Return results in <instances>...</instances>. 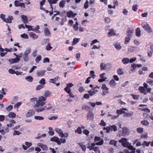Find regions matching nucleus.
Masks as SVG:
<instances>
[{"label": "nucleus", "instance_id": "1", "mask_svg": "<svg viewBox=\"0 0 153 153\" xmlns=\"http://www.w3.org/2000/svg\"><path fill=\"white\" fill-rule=\"evenodd\" d=\"M31 49L30 48H27L23 55V59L25 62H27L29 61V58L28 55L30 53Z\"/></svg>", "mask_w": 153, "mask_h": 153}, {"label": "nucleus", "instance_id": "2", "mask_svg": "<svg viewBox=\"0 0 153 153\" xmlns=\"http://www.w3.org/2000/svg\"><path fill=\"white\" fill-rule=\"evenodd\" d=\"M117 128L115 125H113L106 127H104L103 129L104 130H105L106 133H108L113 131H116L117 130Z\"/></svg>", "mask_w": 153, "mask_h": 153}, {"label": "nucleus", "instance_id": "3", "mask_svg": "<svg viewBox=\"0 0 153 153\" xmlns=\"http://www.w3.org/2000/svg\"><path fill=\"white\" fill-rule=\"evenodd\" d=\"M52 106H50V104H48L44 106V107H40L38 109H36L35 111L37 113L42 112L44 111V110H48L52 108Z\"/></svg>", "mask_w": 153, "mask_h": 153}, {"label": "nucleus", "instance_id": "4", "mask_svg": "<svg viewBox=\"0 0 153 153\" xmlns=\"http://www.w3.org/2000/svg\"><path fill=\"white\" fill-rule=\"evenodd\" d=\"M50 140L51 141H54L57 143L59 145H60L62 143H64L66 142L65 139L62 138L60 140L59 138L56 137L51 138Z\"/></svg>", "mask_w": 153, "mask_h": 153}, {"label": "nucleus", "instance_id": "5", "mask_svg": "<svg viewBox=\"0 0 153 153\" xmlns=\"http://www.w3.org/2000/svg\"><path fill=\"white\" fill-rule=\"evenodd\" d=\"M141 25L143 29L149 33H151L152 32V28L147 23L145 24L143 23L141 24Z\"/></svg>", "mask_w": 153, "mask_h": 153}, {"label": "nucleus", "instance_id": "6", "mask_svg": "<svg viewBox=\"0 0 153 153\" xmlns=\"http://www.w3.org/2000/svg\"><path fill=\"white\" fill-rule=\"evenodd\" d=\"M119 143H121L122 145L125 147H127L130 145L129 142L127 141V140L125 138H123L121 140H119Z\"/></svg>", "mask_w": 153, "mask_h": 153}, {"label": "nucleus", "instance_id": "7", "mask_svg": "<svg viewBox=\"0 0 153 153\" xmlns=\"http://www.w3.org/2000/svg\"><path fill=\"white\" fill-rule=\"evenodd\" d=\"M45 104V102H44L37 100L36 101V103L34 105L33 107L35 108V110L36 109H38V108H37L39 106L42 107V106H44Z\"/></svg>", "mask_w": 153, "mask_h": 153}, {"label": "nucleus", "instance_id": "8", "mask_svg": "<svg viewBox=\"0 0 153 153\" xmlns=\"http://www.w3.org/2000/svg\"><path fill=\"white\" fill-rule=\"evenodd\" d=\"M35 111L33 110L30 109L26 113L25 116L26 117H29L35 114Z\"/></svg>", "mask_w": 153, "mask_h": 153}, {"label": "nucleus", "instance_id": "9", "mask_svg": "<svg viewBox=\"0 0 153 153\" xmlns=\"http://www.w3.org/2000/svg\"><path fill=\"white\" fill-rule=\"evenodd\" d=\"M46 71L44 70H41L37 71L36 74L38 77H42L44 76L45 74Z\"/></svg>", "mask_w": 153, "mask_h": 153}, {"label": "nucleus", "instance_id": "10", "mask_svg": "<svg viewBox=\"0 0 153 153\" xmlns=\"http://www.w3.org/2000/svg\"><path fill=\"white\" fill-rule=\"evenodd\" d=\"M55 131L56 132L58 133L59 135L60 136L62 137H64L65 134H64L62 131V130L59 128H56Z\"/></svg>", "mask_w": 153, "mask_h": 153}, {"label": "nucleus", "instance_id": "11", "mask_svg": "<svg viewBox=\"0 0 153 153\" xmlns=\"http://www.w3.org/2000/svg\"><path fill=\"white\" fill-rule=\"evenodd\" d=\"M105 75V74L103 73V74H101L100 75V79L98 80V81L99 82H102L105 81V80L107 79V78L104 76V75Z\"/></svg>", "mask_w": 153, "mask_h": 153}, {"label": "nucleus", "instance_id": "12", "mask_svg": "<svg viewBox=\"0 0 153 153\" xmlns=\"http://www.w3.org/2000/svg\"><path fill=\"white\" fill-rule=\"evenodd\" d=\"M146 89L145 88L143 87L140 86L139 87L138 90L140 92L143 94L144 95H146L147 93L146 91Z\"/></svg>", "mask_w": 153, "mask_h": 153}, {"label": "nucleus", "instance_id": "13", "mask_svg": "<svg viewBox=\"0 0 153 153\" xmlns=\"http://www.w3.org/2000/svg\"><path fill=\"white\" fill-rule=\"evenodd\" d=\"M22 20L24 23L26 24L28 23V19L27 16L25 15H22L21 16Z\"/></svg>", "mask_w": 153, "mask_h": 153}, {"label": "nucleus", "instance_id": "14", "mask_svg": "<svg viewBox=\"0 0 153 153\" xmlns=\"http://www.w3.org/2000/svg\"><path fill=\"white\" fill-rule=\"evenodd\" d=\"M129 132V130L126 128H123L122 134L123 136H125L128 135Z\"/></svg>", "mask_w": 153, "mask_h": 153}, {"label": "nucleus", "instance_id": "15", "mask_svg": "<svg viewBox=\"0 0 153 153\" xmlns=\"http://www.w3.org/2000/svg\"><path fill=\"white\" fill-rule=\"evenodd\" d=\"M66 14H67V13H66V12H65L64 13H61V16H64L65 17V18L64 19L63 18L62 19V21L60 23V25H63L64 22H66Z\"/></svg>", "mask_w": 153, "mask_h": 153}, {"label": "nucleus", "instance_id": "16", "mask_svg": "<svg viewBox=\"0 0 153 153\" xmlns=\"http://www.w3.org/2000/svg\"><path fill=\"white\" fill-rule=\"evenodd\" d=\"M16 117V114L15 113L12 112H10L9 113L8 115L6 116V117H8L9 118L13 119L15 118ZM6 120H7V118H6Z\"/></svg>", "mask_w": 153, "mask_h": 153}, {"label": "nucleus", "instance_id": "17", "mask_svg": "<svg viewBox=\"0 0 153 153\" xmlns=\"http://www.w3.org/2000/svg\"><path fill=\"white\" fill-rule=\"evenodd\" d=\"M133 32V30L132 28H128L126 32V35L127 36L132 37V33Z\"/></svg>", "mask_w": 153, "mask_h": 153}, {"label": "nucleus", "instance_id": "18", "mask_svg": "<svg viewBox=\"0 0 153 153\" xmlns=\"http://www.w3.org/2000/svg\"><path fill=\"white\" fill-rule=\"evenodd\" d=\"M13 20V17L12 16H9L7 18L5 19L4 22L6 23H11L12 21Z\"/></svg>", "mask_w": 153, "mask_h": 153}, {"label": "nucleus", "instance_id": "19", "mask_svg": "<svg viewBox=\"0 0 153 153\" xmlns=\"http://www.w3.org/2000/svg\"><path fill=\"white\" fill-rule=\"evenodd\" d=\"M114 46L116 49L117 50H120L122 48L120 44L118 42H116L114 43Z\"/></svg>", "mask_w": 153, "mask_h": 153}, {"label": "nucleus", "instance_id": "20", "mask_svg": "<svg viewBox=\"0 0 153 153\" xmlns=\"http://www.w3.org/2000/svg\"><path fill=\"white\" fill-rule=\"evenodd\" d=\"M76 15V14L74 13L73 12L71 11H68V17L73 18Z\"/></svg>", "mask_w": 153, "mask_h": 153}, {"label": "nucleus", "instance_id": "21", "mask_svg": "<svg viewBox=\"0 0 153 153\" xmlns=\"http://www.w3.org/2000/svg\"><path fill=\"white\" fill-rule=\"evenodd\" d=\"M29 36L30 37L32 38L33 39H36L38 38V36L33 32H31L30 33Z\"/></svg>", "mask_w": 153, "mask_h": 153}, {"label": "nucleus", "instance_id": "22", "mask_svg": "<svg viewBox=\"0 0 153 153\" xmlns=\"http://www.w3.org/2000/svg\"><path fill=\"white\" fill-rule=\"evenodd\" d=\"M44 33L46 37L50 36L51 35L50 32L47 28L44 29Z\"/></svg>", "mask_w": 153, "mask_h": 153}, {"label": "nucleus", "instance_id": "23", "mask_svg": "<svg viewBox=\"0 0 153 153\" xmlns=\"http://www.w3.org/2000/svg\"><path fill=\"white\" fill-rule=\"evenodd\" d=\"M97 91H98L97 90L94 89L93 88L91 90L89 91L88 92L89 95L91 96H92L93 95L96 94Z\"/></svg>", "mask_w": 153, "mask_h": 153}, {"label": "nucleus", "instance_id": "24", "mask_svg": "<svg viewBox=\"0 0 153 153\" xmlns=\"http://www.w3.org/2000/svg\"><path fill=\"white\" fill-rule=\"evenodd\" d=\"M94 117V114L91 112L87 116V118L91 120H93Z\"/></svg>", "mask_w": 153, "mask_h": 153}, {"label": "nucleus", "instance_id": "25", "mask_svg": "<svg viewBox=\"0 0 153 153\" xmlns=\"http://www.w3.org/2000/svg\"><path fill=\"white\" fill-rule=\"evenodd\" d=\"M135 34L138 37L141 36V30L139 28L137 27L135 30Z\"/></svg>", "mask_w": 153, "mask_h": 153}, {"label": "nucleus", "instance_id": "26", "mask_svg": "<svg viewBox=\"0 0 153 153\" xmlns=\"http://www.w3.org/2000/svg\"><path fill=\"white\" fill-rule=\"evenodd\" d=\"M80 40L79 38H75L73 39V41L72 44V45H74L78 43Z\"/></svg>", "mask_w": 153, "mask_h": 153}, {"label": "nucleus", "instance_id": "27", "mask_svg": "<svg viewBox=\"0 0 153 153\" xmlns=\"http://www.w3.org/2000/svg\"><path fill=\"white\" fill-rule=\"evenodd\" d=\"M109 83L111 86L112 87H115L117 84V83L113 79L111 80Z\"/></svg>", "mask_w": 153, "mask_h": 153}, {"label": "nucleus", "instance_id": "28", "mask_svg": "<svg viewBox=\"0 0 153 153\" xmlns=\"http://www.w3.org/2000/svg\"><path fill=\"white\" fill-rule=\"evenodd\" d=\"M79 145L81 147L82 151H85L86 149V146L83 144V143H79Z\"/></svg>", "mask_w": 153, "mask_h": 153}, {"label": "nucleus", "instance_id": "29", "mask_svg": "<svg viewBox=\"0 0 153 153\" xmlns=\"http://www.w3.org/2000/svg\"><path fill=\"white\" fill-rule=\"evenodd\" d=\"M130 150L127 151L126 153H135V149L132 146H131L130 147Z\"/></svg>", "mask_w": 153, "mask_h": 153}, {"label": "nucleus", "instance_id": "30", "mask_svg": "<svg viewBox=\"0 0 153 153\" xmlns=\"http://www.w3.org/2000/svg\"><path fill=\"white\" fill-rule=\"evenodd\" d=\"M60 78L59 76H57L54 79H50L49 82L51 83H54L55 82L57 81Z\"/></svg>", "mask_w": 153, "mask_h": 153}, {"label": "nucleus", "instance_id": "31", "mask_svg": "<svg viewBox=\"0 0 153 153\" xmlns=\"http://www.w3.org/2000/svg\"><path fill=\"white\" fill-rule=\"evenodd\" d=\"M125 114L124 115V116H125L127 117H130L132 116L134 114V113L132 111H131L128 113H125Z\"/></svg>", "mask_w": 153, "mask_h": 153}, {"label": "nucleus", "instance_id": "32", "mask_svg": "<svg viewBox=\"0 0 153 153\" xmlns=\"http://www.w3.org/2000/svg\"><path fill=\"white\" fill-rule=\"evenodd\" d=\"M9 131V129L8 128H6L5 129H2L0 130V132L2 134H4L6 133Z\"/></svg>", "mask_w": 153, "mask_h": 153}, {"label": "nucleus", "instance_id": "33", "mask_svg": "<svg viewBox=\"0 0 153 153\" xmlns=\"http://www.w3.org/2000/svg\"><path fill=\"white\" fill-rule=\"evenodd\" d=\"M129 60L127 58H123L122 59V62L124 64H127L129 63Z\"/></svg>", "mask_w": 153, "mask_h": 153}, {"label": "nucleus", "instance_id": "34", "mask_svg": "<svg viewBox=\"0 0 153 153\" xmlns=\"http://www.w3.org/2000/svg\"><path fill=\"white\" fill-rule=\"evenodd\" d=\"M25 79L27 81L32 82L33 80V78L31 76H28L25 78Z\"/></svg>", "mask_w": 153, "mask_h": 153}, {"label": "nucleus", "instance_id": "35", "mask_svg": "<svg viewBox=\"0 0 153 153\" xmlns=\"http://www.w3.org/2000/svg\"><path fill=\"white\" fill-rule=\"evenodd\" d=\"M42 56L40 55L38 56L35 58V62L36 63H38L41 60Z\"/></svg>", "mask_w": 153, "mask_h": 153}, {"label": "nucleus", "instance_id": "36", "mask_svg": "<svg viewBox=\"0 0 153 153\" xmlns=\"http://www.w3.org/2000/svg\"><path fill=\"white\" fill-rule=\"evenodd\" d=\"M146 82L150 85L151 86H153V80L151 79H147L146 80Z\"/></svg>", "mask_w": 153, "mask_h": 153}, {"label": "nucleus", "instance_id": "37", "mask_svg": "<svg viewBox=\"0 0 153 153\" xmlns=\"http://www.w3.org/2000/svg\"><path fill=\"white\" fill-rule=\"evenodd\" d=\"M131 37L128 36H127V37H126L124 42V44L125 45H126L128 43Z\"/></svg>", "mask_w": 153, "mask_h": 153}, {"label": "nucleus", "instance_id": "38", "mask_svg": "<svg viewBox=\"0 0 153 153\" xmlns=\"http://www.w3.org/2000/svg\"><path fill=\"white\" fill-rule=\"evenodd\" d=\"M65 4V2L64 0H62L59 3V6L60 7H64Z\"/></svg>", "mask_w": 153, "mask_h": 153}, {"label": "nucleus", "instance_id": "39", "mask_svg": "<svg viewBox=\"0 0 153 153\" xmlns=\"http://www.w3.org/2000/svg\"><path fill=\"white\" fill-rule=\"evenodd\" d=\"M34 119L35 120H43L44 119V118L43 117L37 116H35L34 117Z\"/></svg>", "mask_w": 153, "mask_h": 153}, {"label": "nucleus", "instance_id": "40", "mask_svg": "<svg viewBox=\"0 0 153 153\" xmlns=\"http://www.w3.org/2000/svg\"><path fill=\"white\" fill-rule=\"evenodd\" d=\"M46 100V98L45 97L43 96H41V97H39L37 99L38 101H41L44 102Z\"/></svg>", "mask_w": 153, "mask_h": 153}, {"label": "nucleus", "instance_id": "41", "mask_svg": "<svg viewBox=\"0 0 153 153\" xmlns=\"http://www.w3.org/2000/svg\"><path fill=\"white\" fill-rule=\"evenodd\" d=\"M39 83L41 84V85L42 86L44 85L45 84V81L44 78L42 79L39 81Z\"/></svg>", "mask_w": 153, "mask_h": 153}, {"label": "nucleus", "instance_id": "42", "mask_svg": "<svg viewBox=\"0 0 153 153\" xmlns=\"http://www.w3.org/2000/svg\"><path fill=\"white\" fill-rule=\"evenodd\" d=\"M116 113L118 115H119V114L125 113V112L122 109L120 110L118 109L116 111Z\"/></svg>", "mask_w": 153, "mask_h": 153}, {"label": "nucleus", "instance_id": "43", "mask_svg": "<svg viewBox=\"0 0 153 153\" xmlns=\"http://www.w3.org/2000/svg\"><path fill=\"white\" fill-rule=\"evenodd\" d=\"M137 131L139 133H142L143 132V129L142 128L138 127L137 128Z\"/></svg>", "mask_w": 153, "mask_h": 153}, {"label": "nucleus", "instance_id": "44", "mask_svg": "<svg viewBox=\"0 0 153 153\" xmlns=\"http://www.w3.org/2000/svg\"><path fill=\"white\" fill-rule=\"evenodd\" d=\"M102 89L104 90L108 91L109 88L106 86L105 84H103L101 87Z\"/></svg>", "mask_w": 153, "mask_h": 153}, {"label": "nucleus", "instance_id": "45", "mask_svg": "<svg viewBox=\"0 0 153 153\" xmlns=\"http://www.w3.org/2000/svg\"><path fill=\"white\" fill-rule=\"evenodd\" d=\"M149 145V142H147L146 141H144L142 143L141 145L143 146L144 147H145V146H148Z\"/></svg>", "mask_w": 153, "mask_h": 153}, {"label": "nucleus", "instance_id": "46", "mask_svg": "<svg viewBox=\"0 0 153 153\" xmlns=\"http://www.w3.org/2000/svg\"><path fill=\"white\" fill-rule=\"evenodd\" d=\"M141 124L144 126H147L149 124V122L147 120H143L141 122Z\"/></svg>", "mask_w": 153, "mask_h": 153}, {"label": "nucleus", "instance_id": "47", "mask_svg": "<svg viewBox=\"0 0 153 153\" xmlns=\"http://www.w3.org/2000/svg\"><path fill=\"white\" fill-rule=\"evenodd\" d=\"M50 93L49 91H46L44 93V97L46 98L50 96Z\"/></svg>", "mask_w": 153, "mask_h": 153}, {"label": "nucleus", "instance_id": "48", "mask_svg": "<svg viewBox=\"0 0 153 153\" xmlns=\"http://www.w3.org/2000/svg\"><path fill=\"white\" fill-rule=\"evenodd\" d=\"M25 27L27 28H28V29L27 30V31H30V30H32V29H33V27L30 26V25H28L26 24H25Z\"/></svg>", "mask_w": 153, "mask_h": 153}, {"label": "nucleus", "instance_id": "49", "mask_svg": "<svg viewBox=\"0 0 153 153\" xmlns=\"http://www.w3.org/2000/svg\"><path fill=\"white\" fill-rule=\"evenodd\" d=\"M109 144L111 145H114L115 146H116L117 145L116 142L114 140H111L109 142Z\"/></svg>", "mask_w": 153, "mask_h": 153}, {"label": "nucleus", "instance_id": "50", "mask_svg": "<svg viewBox=\"0 0 153 153\" xmlns=\"http://www.w3.org/2000/svg\"><path fill=\"white\" fill-rule=\"evenodd\" d=\"M78 24L77 22H76L75 24L74 25L73 28H74V30L77 31L78 29Z\"/></svg>", "mask_w": 153, "mask_h": 153}, {"label": "nucleus", "instance_id": "51", "mask_svg": "<svg viewBox=\"0 0 153 153\" xmlns=\"http://www.w3.org/2000/svg\"><path fill=\"white\" fill-rule=\"evenodd\" d=\"M20 36L21 38H24V39H28V35L25 33H24L23 34H21L20 35Z\"/></svg>", "mask_w": 153, "mask_h": 153}, {"label": "nucleus", "instance_id": "52", "mask_svg": "<svg viewBox=\"0 0 153 153\" xmlns=\"http://www.w3.org/2000/svg\"><path fill=\"white\" fill-rule=\"evenodd\" d=\"M52 48V47L51 46L50 43H48L46 46V49L47 51H49Z\"/></svg>", "mask_w": 153, "mask_h": 153}, {"label": "nucleus", "instance_id": "53", "mask_svg": "<svg viewBox=\"0 0 153 153\" xmlns=\"http://www.w3.org/2000/svg\"><path fill=\"white\" fill-rule=\"evenodd\" d=\"M37 101V97H33L31 98L30 99V102H33L35 103V102H36V101Z\"/></svg>", "mask_w": 153, "mask_h": 153}, {"label": "nucleus", "instance_id": "54", "mask_svg": "<svg viewBox=\"0 0 153 153\" xmlns=\"http://www.w3.org/2000/svg\"><path fill=\"white\" fill-rule=\"evenodd\" d=\"M108 34L109 36H112L115 35V33L113 30H111V31L108 33Z\"/></svg>", "mask_w": 153, "mask_h": 153}, {"label": "nucleus", "instance_id": "55", "mask_svg": "<svg viewBox=\"0 0 153 153\" xmlns=\"http://www.w3.org/2000/svg\"><path fill=\"white\" fill-rule=\"evenodd\" d=\"M5 15L3 14H1L0 15V18L2 19V20L4 22L5 20Z\"/></svg>", "mask_w": 153, "mask_h": 153}, {"label": "nucleus", "instance_id": "56", "mask_svg": "<svg viewBox=\"0 0 153 153\" xmlns=\"http://www.w3.org/2000/svg\"><path fill=\"white\" fill-rule=\"evenodd\" d=\"M21 104L22 102H17L14 105V108H18L21 105Z\"/></svg>", "mask_w": 153, "mask_h": 153}, {"label": "nucleus", "instance_id": "57", "mask_svg": "<svg viewBox=\"0 0 153 153\" xmlns=\"http://www.w3.org/2000/svg\"><path fill=\"white\" fill-rule=\"evenodd\" d=\"M13 106L10 105L6 108V110L8 111H10L13 109Z\"/></svg>", "mask_w": 153, "mask_h": 153}, {"label": "nucleus", "instance_id": "58", "mask_svg": "<svg viewBox=\"0 0 153 153\" xmlns=\"http://www.w3.org/2000/svg\"><path fill=\"white\" fill-rule=\"evenodd\" d=\"M21 2H20L19 1L16 0L14 2V4L15 6L16 7L19 6Z\"/></svg>", "mask_w": 153, "mask_h": 153}, {"label": "nucleus", "instance_id": "59", "mask_svg": "<svg viewBox=\"0 0 153 153\" xmlns=\"http://www.w3.org/2000/svg\"><path fill=\"white\" fill-rule=\"evenodd\" d=\"M138 5L135 4L133 5L132 7V10L134 11H137V10Z\"/></svg>", "mask_w": 153, "mask_h": 153}, {"label": "nucleus", "instance_id": "60", "mask_svg": "<svg viewBox=\"0 0 153 153\" xmlns=\"http://www.w3.org/2000/svg\"><path fill=\"white\" fill-rule=\"evenodd\" d=\"M89 2L88 0H86L84 4V7L85 9H87L88 7Z\"/></svg>", "mask_w": 153, "mask_h": 153}, {"label": "nucleus", "instance_id": "61", "mask_svg": "<svg viewBox=\"0 0 153 153\" xmlns=\"http://www.w3.org/2000/svg\"><path fill=\"white\" fill-rule=\"evenodd\" d=\"M75 132L77 133L78 134H81L82 132V130L80 127L78 128L75 131Z\"/></svg>", "mask_w": 153, "mask_h": 153}, {"label": "nucleus", "instance_id": "62", "mask_svg": "<svg viewBox=\"0 0 153 153\" xmlns=\"http://www.w3.org/2000/svg\"><path fill=\"white\" fill-rule=\"evenodd\" d=\"M103 140H100L99 141L96 143L97 145H101L103 144Z\"/></svg>", "mask_w": 153, "mask_h": 153}, {"label": "nucleus", "instance_id": "63", "mask_svg": "<svg viewBox=\"0 0 153 153\" xmlns=\"http://www.w3.org/2000/svg\"><path fill=\"white\" fill-rule=\"evenodd\" d=\"M106 65L103 63H101L100 65L101 69L102 70H104L106 68Z\"/></svg>", "mask_w": 153, "mask_h": 153}, {"label": "nucleus", "instance_id": "64", "mask_svg": "<svg viewBox=\"0 0 153 153\" xmlns=\"http://www.w3.org/2000/svg\"><path fill=\"white\" fill-rule=\"evenodd\" d=\"M118 74L119 75H121L123 74V72L122 69L119 68L117 70Z\"/></svg>", "mask_w": 153, "mask_h": 153}]
</instances>
